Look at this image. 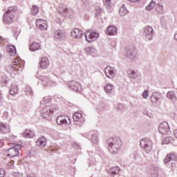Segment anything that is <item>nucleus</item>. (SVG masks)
I'll use <instances>...</instances> for the list:
<instances>
[{"label":"nucleus","instance_id":"f257e3e1","mask_svg":"<svg viewBox=\"0 0 177 177\" xmlns=\"http://www.w3.org/2000/svg\"><path fill=\"white\" fill-rule=\"evenodd\" d=\"M121 140L119 138H110L108 140V150L111 154H117L118 150L121 149Z\"/></svg>","mask_w":177,"mask_h":177},{"label":"nucleus","instance_id":"f03ea898","mask_svg":"<svg viewBox=\"0 0 177 177\" xmlns=\"http://www.w3.org/2000/svg\"><path fill=\"white\" fill-rule=\"evenodd\" d=\"M55 111L59 110V108L55 104L44 106L41 111L42 118L46 120V121H50L52 120V117H53V111H55Z\"/></svg>","mask_w":177,"mask_h":177},{"label":"nucleus","instance_id":"7ed1b4c3","mask_svg":"<svg viewBox=\"0 0 177 177\" xmlns=\"http://www.w3.org/2000/svg\"><path fill=\"white\" fill-rule=\"evenodd\" d=\"M17 10V7L16 6H10L8 7V10L3 15V23L4 24H10L15 19V13Z\"/></svg>","mask_w":177,"mask_h":177},{"label":"nucleus","instance_id":"20e7f679","mask_svg":"<svg viewBox=\"0 0 177 177\" xmlns=\"http://www.w3.org/2000/svg\"><path fill=\"white\" fill-rule=\"evenodd\" d=\"M140 146L147 154L153 150V142L149 138H142L140 141Z\"/></svg>","mask_w":177,"mask_h":177},{"label":"nucleus","instance_id":"39448f33","mask_svg":"<svg viewBox=\"0 0 177 177\" xmlns=\"http://www.w3.org/2000/svg\"><path fill=\"white\" fill-rule=\"evenodd\" d=\"M21 149V145H15V147L10 148L7 150L8 153L7 156L10 157V158H15V157H19L20 152L19 150Z\"/></svg>","mask_w":177,"mask_h":177},{"label":"nucleus","instance_id":"423d86ee","mask_svg":"<svg viewBox=\"0 0 177 177\" xmlns=\"http://www.w3.org/2000/svg\"><path fill=\"white\" fill-rule=\"evenodd\" d=\"M84 37L86 38V41L89 42V44L93 42V41H96L97 38H99V33L96 32H93L91 30H88L85 34Z\"/></svg>","mask_w":177,"mask_h":177},{"label":"nucleus","instance_id":"0eeeda50","mask_svg":"<svg viewBox=\"0 0 177 177\" xmlns=\"http://www.w3.org/2000/svg\"><path fill=\"white\" fill-rule=\"evenodd\" d=\"M154 30L151 26H147L143 28V35L146 37L147 41H152L154 37Z\"/></svg>","mask_w":177,"mask_h":177},{"label":"nucleus","instance_id":"6e6552de","mask_svg":"<svg viewBox=\"0 0 177 177\" xmlns=\"http://www.w3.org/2000/svg\"><path fill=\"white\" fill-rule=\"evenodd\" d=\"M137 55H138V51L135 49V48L133 47L126 48L125 56L126 57H128V59H131V60H133V59H136Z\"/></svg>","mask_w":177,"mask_h":177},{"label":"nucleus","instance_id":"1a4fd4ad","mask_svg":"<svg viewBox=\"0 0 177 177\" xmlns=\"http://www.w3.org/2000/svg\"><path fill=\"white\" fill-rule=\"evenodd\" d=\"M68 86L70 89L74 91L75 92L80 93L81 92V91H82V87L81 86V84L75 82V80L69 82Z\"/></svg>","mask_w":177,"mask_h":177},{"label":"nucleus","instance_id":"9d476101","mask_svg":"<svg viewBox=\"0 0 177 177\" xmlns=\"http://www.w3.org/2000/svg\"><path fill=\"white\" fill-rule=\"evenodd\" d=\"M67 120H68L69 124H71V119H70V118L64 115H59L56 119L57 124V125H67L68 124Z\"/></svg>","mask_w":177,"mask_h":177},{"label":"nucleus","instance_id":"9b49d317","mask_svg":"<svg viewBox=\"0 0 177 177\" xmlns=\"http://www.w3.org/2000/svg\"><path fill=\"white\" fill-rule=\"evenodd\" d=\"M158 129L161 135H167L170 130L169 124H168V122H164L159 125Z\"/></svg>","mask_w":177,"mask_h":177},{"label":"nucleus","instance_id":"f8f14e48","mask_svg":"<svg viewBox=\"0 0 177 177\" xmlns=\"http://www.w3.org/2000/svg\"><path fill=\"white\" fill-rule=\"evenodd\" d=\"M104 73L108 78H113V77H115V73H117V71L115 68L108 66L104 69Z\"/></svg>","mask_w":177,"mask_h":177},{"label":"nucleus","instance_id":"ddd939ff","mask_svg":"<svg viewBox=\"0 0 177 177\" xmlns=\"http://www.w3.org/2000/svg\"><path fill=\"white\" fill-rule=\"evenodd\" d=\"M71 35L72 38H75L76 39H80V38H82L84 35V32L78 28L73 29L71 32Z\"/></svg>","mask_w":177,"mask_h":177},{"label":"nucleus","instance_id":"4468645a","mask_svg":"<svg viewBox=\"0 0 177 177\" xmlns=\"http://www.w3.org/2000/svg\"><path fill=\"white\" fill-rule=\"evenodd\" d=\"M148 174L150 175V177H158V167L151 165Z\"/></svg>","mask_w":177,"mask_h":177},{"label":"nucleus","instance_id":"2eb2a0df","mask_svg":"<svg viewBox=\"0 0 177 177\" xmlns=\"http://www.w3.org/2000/svg\"><path fill=\"white\" fill-rule=\"evenodd\" d=\"M36 26L39 28V30L44 31V30H46V28H48V24L45 20L37 19L36 21Z\"/></svg>","mask_w":177,"mask_h":177},{"label":"nucleus","instance_id":"dca6fc26","mask_svg":"<svg viewBox=\"0 0 177 177\" xmlns=\"http://www.w3.org/2000/svg\"><path fill=\"white\" fill-rule=\"evenodd\" d=\"M54 37L57 39H63L66 38V32L63 30H58L54 32Z\"/></svg>","mask_w":177,"mask_h":177},{"label":"nucleus","instance_id":"f3484780","mask_svg":"<svg viewBox=\"0 0 177 177\" xmlns=\"http://www.w3.org/2000/svg\"><path fill=\"white\" fill-rule=\"evenodd\" d=\"M41 68L43 70H45L49 67V59L46 57H44L41 58V62L39 63Z\"/></svg>","mask_w":177,"mask_h":177},{"label":"nucleus","instance_id":"a211bd4d","mask_svg":"<svg viewBox=\"0 0 177 177\" xmlns=\"http://www.w3.org/2000/svg\"><path fill=\"white\" fill-rule=\"evenodd\" d=\"M36 146L38 147H45L46 146V138L45 137H40L36 141Z\"/></svg>","mask_w":177,"mask_h":177},{"label":"nucleus","instance_id":"6ab92c4d","mask_svg":"<svg viewBox=\"0 0 177 177\" xmlns=\"http://www.w3.org/2000/svg\"><path fill=\"white\" fill-rule=\"evenodd\" d=\"M171 161H177V156L174 153H170L167 156L165 159L164 160V163L165 164H168V162Z\"/></svg>","mask_w":177,"mask_h":177},{"label":"nucleus","instance_id":"aec40b11","mask_svg":"<svg viewBox=\"0 0 177 177\" xmlns=\"http://www.w3.org/2000/svg\"><path fill=\"white\" fill-rule=\"evenodd\" d=\"M160 96H161V94L160 93H152L151 96V103H153V104L158 103V101L160 100Z\"/></svg>","mask_w":177,"mask_h":177},{"label":"nucleus","instance_id":"412c9836","mask_svg":"<svg viewBox=\"0 0 177 177\" xmlns=\"http://www.w3.org/2000/svg\"><path fill=\"white\" fill-rule=\"evenodd\" d=\"M29 49L31 52H35L36 50H41V44H39L35 41H33L30 44Z\"/></svg>","mask_w":177,"mask_h":177},{"label":"nucleus","instance_id":"4be33fe9","mask_svg":"<svg viewBox=\"0 0 177 177\" xmlns=\"http://www.w3.org/2000/svg\"><path fill=\"white\" fill-rule=\"evenodd\" d=\"M106 33L108 35H117V27L114 26H110L106 29Z\"/></svg>","mask_w":177,"mask_h":177},{"label":"nucleus","instance_id":"5701e85b","mask_svg":"<svg viewBox=\"0 0 177 177\" xmlns=\"http://www.w3.org/2000/svg\"><path fill=\"white\" fill-rule=\"evenodd\" d=\"M109 172L111 176H114V175H118L120 174V167L114 166L109 169Z\"/></svg>","mask_w":177,"mask_h":177},{"label":"nucleus","instance_id":"b1692460","mask_svg":"<svg viewBox=\"0 0 177 177\" xmlns=\"http://www.w3.org/2000/svg\"><path fill=\"white\" fill-rule=\"evenodd\" d=\"M167 99H169V100H171L174 103L176 102L177 97H176V94L174 93V91H169L167 93Z\"/></svg>","mask_w":177,"mask_h":177},{"label":"nucleus","instance_id":"393cba45","mask_svg":"<svg viewBox=\"0 0 177 177\" xmlns=\"http://www.w3.org/2000/svg\"><path fill=\"white\" fill-rule=\"evenodd\" d=\"M89 134L91 135V140L92 143L95 145H97L99 143V138L97 137V133L94 132H90Z\"/></svg>","mask_w":177,"mask_h":177},{"label":"nucleus","instance_id":"a878e982","mask_svg":"<svg viewBox=\"0 0 177 177\" xmlns=\"http://www.w3.org/2000/svg\"><path fill=\"white\" fill-rule=\"evenodd\" d=\"M104 91L106 93H111L113 95L114 93V86L111 84H107L104 87Z\"/></svg>","mask_w":177,"mask_h":177},{"label":"nucleus","instance_id":"bb28decb","mask_svg":"<svg viewBox=\"0 0 177 177\" xmlns=\"http://www.w3.org/2000/svg\"><path fill=\"white\" fill-rule=\"evenodd\" d=\"M9 92H10V95H11L12 96H15V95H17V93H19V89L17 88V85L16 84L12 85Z\"/></svg>","mask_w":177,"mask_h":177},{"label":"nucleus","instance_id":"cd10ccee","mask_svg":"<svg viewBox=\"0 0 177 177\" xmlns=\"http://www.w3.org/2000/svg\"><path fill=\"white\" fill-rule=\"evenodd\" d=\"M155 10L158 15H164V6L160 3L156 5Z\"/></svg>","mask_w":177,"mask_h":177},{"label":"nucleus","instance_id":"c85d7f7f","mask_svg":"<svg viewBox=\"0 0 177 177\" xmlns=\"http://www.w3.org/2000/svg\"><path fill=\"white\" fill-rule=\"evenodd\" d=\"M119 13L122 17H124V16H126V15H128V10H127V8H125L124 4H123L121 6Z\"/></svg>","mask_w":177,"mask_h":177},{"label":"nucleus","instance_id":"c756f323","mask_svg":"<svg viewBox=\"0 0 177 177\" xmlns=\"http://www.w3.org/2000/svg\"><path fill=\"white\" fill-rule=\"evenodd\" d=\"M58 12L60 15H62L64 17H66V16H67V13H68V8L66 7L59 8L58 9Z\"/></svg>","mask_w":177,"mask_h":177},{"label":"nucleus","instance_id":"7c9ffc66","mask_svg":"<svg viewBox=\"0 0 177 177\" xmlns=\"http://www.w3.org/2000/svg\"><path fill=\"white\" fill-rule=\"evenodd\" d=\"M34 135H35L34 131H32L31 130L26 129L24 132V138H33Z\"/></svg>","mask_w":177,"mask_h":177},{"label":"nucleus","instance_id":"2f4dec72","mask_svg":"<svg viewBox=\"0 0 177 177\" xmlns=\"http://www.w3.org/2000/svg\"><path fill=\"white\" fill-rule=\"evenodd\" d=\"M73 118L75 122H78L80 118H82V113L80 112H75V114L73 115Z\"/></svg>","mask_w":177,"mask_h":177},{"label":"nucleus","instance_id":"473e14b6","mask_svg":"<svg viewBox=\"0 0 177 177\" xmlns=\"http://www.w3.org/2000/svg\"><path fill=\"white\" fill-rule=\"evenodd\" d=\"M17 67L15 66V65H10L6 67V71L12 74V73H15V71H17Z\"/></svg>","mask_w":177,"mask_h":177},{"label":"nucleus","instance_id":"72a5a7b5","mask_svg":"<svg viewBox=\"0 0 177 177\" xmlns=\"http://www.w3.org/2000/svg\"><path fill=\"white\" fill-rule=\"evenodd\" d=\"M128 75L129 78H132V79L138 78V73H136V72L133 70H129Z\"/></svg>","mask_w":177,"mask_h":177},{"label":"nucleus","instance_id":"f704fd0d","mask_svg":"<svg viewBox=\"0 0 177 177\" xmlns=\"http://www.w3.org/2000/svg\"><path fill=\"white\" fill-rule=\"evenodd\" d=\"M7 50L10 56H15L16 55V47L13 46H10V48H8Z\"/></svg>","mask_w":177,"mask_h":177},{"label":"nucleus","instance_id":"c9c22d12","mask_svg":"<svg viewBox=\"0 0 177 177\" xmlns=\"http://www.w3.org/2000/svg\"><path fill=\"white\" fill-rule=\"evenodd\" d=\"M32 15L33 16H37L38 12H39V7L37 6H33L31 9Z\"/></svg>","mask_w":177,"mask_h":177},{"label":"nucleus","instance_id":"e433bc0d","mask_svg":"<svg viewBox=\"0 0 177 177\" xmlns=\"http://www.w3.org/2000/svg\"><path fill=\"white\" fill-rule=\"evenodd\" d=\"M41 81L43 82V85H50V80L46 76L43 77L41 78Z\"/></svg>","mask_w":177,"mask_h":177},{"label":"nucleus","instance_id":"4c0bfd02","mask_svg":"<svg viewBox=\"0 0 177 177\" xmlns=\"http://www.w3.org/2000/svg\"><path fill=\"white\" fill-rule=\"evenodd\" d=\"M156 6V1H151L150 3L146 7L147 10H152Z\"/></svg>","mask_w":177,"mask_h":177},{"label":"nucleus","instance_id":"58836bf2","mask_svg":"<svg viewBox=\"0 0 177 177\" xmlns=\"http://www.w3.org/2000/svg\"><path fill=\"white\" fill-rule=\"evenodd\" d=\"M85 51L87 55H92L93 53H95V48L93 47H87L85 49Z\"/></svg>","mask_w":177,"mask_h":177},{"label":"nucleus","instance_id":"ea45409f","mask_svg":"<svg viewBox=\"0 0 177 177\" xmlns=\"http://www.w3.org/2000/svg\"><path fill=\"white\" fill-rule=\"evenodd\" d=\"M25 93L28 95L32 96V89L31 88V87H30V86H27L26 87Z\"/></svg>","mask_w":177,"mask_h":177},{"label":"nucleus","instance_id":"a19ab883","mask_svg":"<svg viewBox=\"0 0 177 177\" xmlns=\"http://www.w3.org/2000/svg\"><path fill=\"white\" fill-rule=\"evenodd\" d=\"M104 6H106V8H111L113 5V0H103Z\"/></svg>","mask_w":177,"mask_h":177},{"label":"nucleus","instance_id":"79ce46f5","mask_svg":"<svg viewBox=\"0 0 177 177\" xmlns=\"http://www.w3.org/2000/svg\"><path fill=\"white\" fill-rule=\"evenodd\" d=\"M142 113L144 115H147L149 118H153V113L149 112L146 109H144Z\"/></svg>","mask_w":177,"mask_h":177},{"label":"nucleus","instance_id":"37998d69","mask_svg":"<svg viewBox=\"0 0 177 177\" xmlns=\"http://www.w3.org/2000/svg\"><path fill=\"white\" fill-rule=\"evenodd\" d=\"M101 13H102V8H100V7L95 8V17H99Z\"/></svg>","mask_w":177,"mask_h":177},{"label":"nucleus","instance_id":"c03bdc74","mask_svg":"<svg viewBox=\"0 0 177 177\" xmlns=\"http://www.w3.org/2000/svg\"><path fill=\"white\" fill-rule=\"evenodd\" d=\"M6 131V125L3 123H0V132H2L3 133H5Z\"/></svg>","mask_w":177,"mask_h":177},{"label":"nucleus","instance_id":"a18cd8bd","mask_svg":"<svg viewBox=\"0 0 177 177\" xmlns=\"http://www.w3.org/2000/svg\"><path fill=\"white\" fill-rule=\"evenodd\" d=\"M106 109V104L104 103H101L98 105L97 109L100 110V111H103Z\"/></svg>","mask_w":177,"mask_h":177},{"label":"nucleus","instance_id":"49530a36","mask_svg":"<svg viewBox=\"0 0 177 177\" xmlns=\"http://www.w3.org/2000/svg\"><path fill=\"white\" fill-rule=\"evenodd\" d=\"M49 102H50V99H49V98H44L41 101L40 104H48V103H49Z\"/></svg>","mask_w":177,"mask_h":177},{"label":"nucleus","instance_id":"de8ad7c7","mask_svg":"<svg viewBox=\"0 0 177 177\" xmlns=\"http://www.w3.org/2000/svg\"><path fill=\"white\" fill-rule=\"evenodd\" d=\"M1 81L2 84H8V77L4 76L1 78Z\"/></svg>","mask_w":177,"mask_h":177},{"label":"nucleus","instance_id":"09e8293b","mask_svg":"<svg viewBox=\"0 0 177 177\" xmlns=\"http://www.w3.org/2000/svg\"><path fill=\"white\" fill-rule=\"evenodd\" d=\"M148 96H149V91L146 90L142 93V97H144V99H147Z\"/></svg>","mask_w":177,"mask_h":177},{"label":"nucleus","instance_id":"8fccbe9b","mask_svg":"<svg viewBox=\"0 0 177 177\" xmlns=\"http://www.w3.org/2000/svg\"><path fill=\"white\" fill-rule=\"evenodd\" d=\"M15 162V161L12 160V162H9L8 164H7V167L9 169H12L15 167V164L13 163Z\"/></svg>","mask_w":177,"mask_h":177},{"label":"nucleus","instance_id":"3c124183","mask_svg":"<svg viewBox=\"0 0 177 177\" xmlns=\"http://www.w3.org/2000/svg\"><path fill=\"white\" fill-rule=\"evenodd\" d=\"M115 109L116 110H122V109H124V105H122V104H118L115 106Z\"/></svg>","mask_w":177,"mask_h":177},{"label":"nucleus","instance_id":"603ef678","mask_svg":"<svg viewBox=\"0 0 177 177\" xmlns=\"http://www.w3.org/2000/svg\"><path fill=\"white\" fill-rule=\"evenodd\" d=\"M5 176V169L1 168L0 169V177H4Z\"/></svg>","mask_w":177,"mask_h":177},{"label":"nucleus","instance_id":"864d4df0","mask_svg":"<svg viewBox=\"0 0 177 177\" xmlns=\"http://www.w3.org/2000/svg\"><path fill=\"white\" fill-rule=\"evenodd\" d=\"M96 164V160H95V158H91L90 159V165H95Z\"/></svg>","mask_w":177,"mask_h":177},{"label":"nucleus","instance_id":"5fc2aeb1","mask_svg":"<svg viewBox=\"0 0 177 177\" xmlns=\"http://www.w3.org/2000/svg\"><path fill=\"white\" fill-rule=\"evenodd\" d=\"M162 143V145H168V143H169V138H165Z\"/></svg>","mask_w":177,"mask_h":177},{"label":"nucleus","instance_id":"6e6d98bb","mask_svg":"<svg viewBox=\"0 0 177 177\" xmlns=\"http://www.w3.org/2000/svg\"><path fill=\"white\" fill-rule=\"evenodd\" d=\"M12 65L15 66V67H19V61L17 59H15Z\"/></svg>","mask_w":177,"mask_h":177},{"label":"nucleus","instance_id":"4d7b16f0","mask_svg":"<svg viewBox=\"0 0 177 177\" xmlns=\"http://www.w3.org/2000/svg\"><path fill=\"white\" fill-rule=\"evenodd\" d=\"M74 149H76L77 150H79V149H81V147H80V145H78L77 144H75L73 145Z\"/></svg>","mask_w":177,"mask_h":177},{"label":"nucleus","instance_id":"13d9d810","mask_svg":"<svg viewBox=\"0 0 177 177\" xmlns=\"http://www.w3.org/2000/svg\"><path fill=\"white\" fill-rule=\"evenodd\" d=\"M174 135L175 138H177V129L174 131Z\"/></svg>","mask_w":177,"mask_h":177},{"label":"nucleus","instance_id":"bf43d9fd","mask_svg":"<svg viewBox=\"0 0 177 177\" xmlns=\"http://www.w3.org/2000/svg\"><path fill=\"white\" fill-rule=\"evenodd\" d=\"M138 153H137V152H135V153H134V158H138Z\"/></svg>","mask_w":177,"mask_h":177},{"label":"nucleus","instance_id":"052dcab7","mask_svg":"<svg viewBox=\"0 0 177 177\" xmlns=\"http://www.w3.org/2000/svg\"><path fill=\"white\" fill-rule=\"evenodd\" d=\"M130 2H139V0H129Z\"/></svg>","mask_w":177,"mask_h":177},{"label":"nucleus","instance_id":"680f3d73","mask_svg":"<svg viewBox=\"0 0 177 177\" xmlns=\"http://www.w3.org/2000/svg\"><path fill=\"white\" fill-rule=\"evenodd\" d=\"M3 146V142H2V140H0V147H2Z\"/></svg>","mask_w":177,"mask_h":177},{"label":"nucleus","instance_id":"e2e57ef3","mask_svg":"<svg viewBox=\"0 0 177 177\" xmlns=\"http://www.w3.org/2000/svg\"><path fill=\"white\" fill-rule=\"evenodd\" d=\"M2 93H1V91H0V102H1V100H2Z\"/></svg>","mask_w":177,"mask_h":177},{"label":"nucleus","instance_id":"0e129e2a","mask_svg":"<svg viewBox=\"0 0 177 177\" xmlns=\"http://www.w3.org/2000/svg\"><path fill=\"white\" fill-rule=\"evenodd\" d=\"M27 177H35V176H31V175H28Z\"/></svg>","mask_w":177,"mask_h":177},{"label":"nucleus","instance_id":"69168bd1","mask_svg":"<svg viewBox=\"0 0 177 177\" xmlns=\"http://www.w3.org/2000/svg\"><path fill=\"white\" fill-rule=\"evenodd\" d=\"M2 41V37L0 36V42Z\"/></svg>","mask_w":177,"mask_h":177},{"label":"nucleus","instance_id":"338daca9","mask_svg":"<svg viewBox=\"0 0 177 177\" xmlns=\"http://www.w3.org/2000/svg\"><path fill=\"white\" fill-rule=\"evenodd\" d=\"M83 3H84V5H86V3H85V2L84 1V0H83Z\"/></svg>","mask_w":177,"mask_h":177},{"label":"nucleus","instance_id":"774afa93","mask_svg":"<svg viewBox=\"0 0 177 177\" xmlns=\"http://www.w3.org/2000/svg\"><path fill=\"white\" fill-rule=\"evenodd\" d=\"M2 57V55L0 54V58Z\"/></svg>","mask_w":177,"mask_h":177}]
</instances>
